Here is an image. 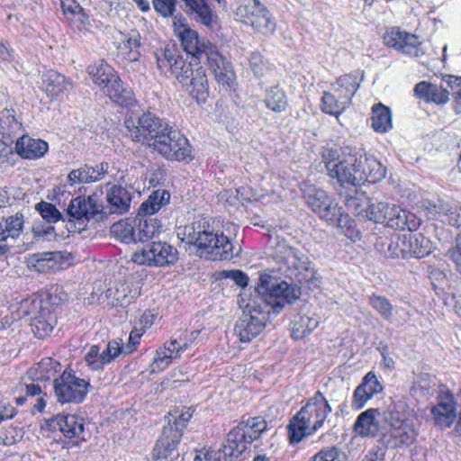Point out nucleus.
<instances>
[{
	"mask_svg": "<svg viewBox=\"0 0 461 461\" xmlns=\"http://www.w3.org/2000/svg\"><path fill=\"white\" fill-rule=\"evenodd\" d=\"M300 189L307 205L321 220L339 228L350 226L349 216L344 213L342 208L326 191L305 181L301 183Z\"/></svg>",
	"mask_w": 461,
	"mask_h": 461,
	"instance_id": "0eeeda50",
	"label": "nucleus"
},
{
	"mask_svg": "<svg viewBox=\"0 0 461 461\" xmlns=\"http://www.w3.org/2000/svg\"><path fill=\"white\" fill-rule=\"evenodd\" d=\"M42 90L48 96L53 98L67 92L72 86L70 80L64 75L54 70H48L41 76Z\"/></svg>",
	"mask_w": 461,
	"mask_h": 461,
	"instance_id": "72a5a7b5",
	"label": "nucleus"
},
{
	"mask_svg": "<svg viewBox=\"0 0 461 461\" xmlns=\"http://www.w3.org/2000/svg\"><path fill=\"white\" fill-rule=\"evenodd\" d=\"M13 110L5 109L0 113V137L3 141H8L13 135L21 130Z\"/></svg>",
	"mask_w": 461,
	"mask_h": 461,
	"instance_id": "de8ad7c7",
	"label": "nucleus"
},
{
	"mask_svg": "<svg viewBox=\"0 0 461 461\" xmlns=\"http://www.w3.org/2000/svg\"><path fill=\"white\" fill-rule=\"evenodd\" d=\"M89 166L85 165L77 169H73L68 175V182L70 185L77 184L91 183V176H88Z\"/></svg>",
	"mask_w": 461,
	"mask_h": 461,
	"instance_id": "052dcab7",
	"label": "nucleus"
},
{
	"mask_svg": "<svg viewBox=\"0 0 461 461\" xmlns=\"http://www.w3.org/2000/svg\"><path fill=\"white\" fill-rule=\"evenodd\" d=\"M267 424L262 417H249L232 428L227 435L224 449L229 456H239L249 444L258 439L267 429Z\"/></svg>",
	"mask_w": 461,
	"mask_h": 461,
	"instance_id": "9b49d317",
	"label": "nucleus"
},
{
	"mask_svg": "<svg viewBox=\"0 0 461 461\" xmlns=\"http://www.w3.org/2000/svg\"><path fill=\"white\" fill-rule=\"evenodd\" d=\"M104 359L105 357H102L100 348L97 345L91 346L85 356V361L92 370L103 369L106 365Z\"/></svg>",
	"mask_w": 461,
	"mask_h": 461,
	"instance_id": "4d7b16f0",
	"label": "nucleus"
},
{
	"mask_svg": "<svg viewBox=\"0 0 461 461\" xmlns=\"http://www.w3.org/2000/svg\"><path fill=\"white\" fill-rule=\"evenodd\" d=\"M55 420L59 430L68 438H79L84 432V420L77 415L59 414Z\"/></svg>",
	"mask_w": 461,
	"mask_h": 461,
	"instance_id": "ea45409f",
	"label": "nucleus"
},
{
	"mask_svg": "<svg viewBox=\"0 0 461 461\" xmlns=\"http://www.w3.org/2000/svg\"><path fill=\"white\" fill-rule=\"evenodd\" d=\"M36 210L39 212L41 216L50 223L59 221L61 218V212L57 207L48 202L41 201L36 204Z\"/></svg>",
	"mask_w": 461,
	"mask_h": 461,
	"instance_id": "6e6d98bb",
	"label": "nucleus"
},
{
	"mask_svg": "<svg viewBox=\"0 0 461 461\" xmlns=\"http://www.w3.org/2000/svg\"><path fill=\"white\" fill-rule=\"evenodd\" d=\"M221 279H230L240 287H246L249 283V276L241 270H221L218 272Z\"/></svg>",
	"mask_w": 461,
	"mask_h": 461,
	"instance_id": "bf43d9fd",
	"label": "nucleus"
},
{
	"mask_svg": "<svg viewBox=\"0 0 461 461\" xmlns=\"http://www.w3.org/2000/svg\"><path fill=\"white\" fill-rule=\"evenodd\" d=\"M140 294L138 282L123 281L117 283L114 286L108 288L101 295L103 302L112 307H126L131 304Z\"/></svg>",
	"mask_w": 461,
	"mask_h": 461,
	"instance_id": "5701e85b",
	"label": "nucleus"
},
{
	"mask_svg": "<svg viewBox=\"0 0 461 461\" xmlns=\"http://www.w3.org/2000/svg\"><path fill=\"white\" fill-rule=\"evenodd\" d=\"M112 233L122 242L131 243L137 242L136 220L125 219L113 224L111 227Z\"/></svg>",
	"mask_w": 461,
	"mask_h": 461,
	"instance_id": "a18cd8bd",
	"label": "nucleus"
},
{
	"mask_svg": "<svg viewBox=\"0 0 461 461\" xmlns=\"http://www.w3.org/2000/svg\"><path fill=\"white\" fill-rule=\"evenodd\" d=\"M23 215L16 213L0 222V255L9 251L23 230Z\"/></svg>",
	"mask_w": 461,
	"mask_h": 461,
	"instance_id": "c85d7f7f",
	"label": "nucleus"
},
{
	"mask_svg": "<svg viewBox=\"0 0 461 461\" xmlns=\"http://www.w3.org/2000/svg\"><path fill=\"white\" fill-rule=\"evenodd\" d=\"M257 300H245L241 297L240 304L244 308L242 315L235 324V333L241 342H249L265 328L267 315L258 305Z\"/></svg>",
	"mask_w": 461,
	"mask_h": 461,
	"instance_id": "f8f14e48",
	"label": "nucleus"
},
{
	"mask_svg": "<svg viewBox=\"0 0 461 461\" xmlns=\"http://www.w3.org/2000/svg\"><path fill=\"white\" fill-rule=\"evenodd\" d=\"M235 193L236 196L234 198H237L240 203H244L245 202L251 203L259 201L269 193H274V191L268 190L267 188L258 191L249 186H242L240 188L235 189Z\"/></svg>",
	"mask_w": 461,
	"mask_h": 461,
	"instance_id": "3c124183",
	"label": "nucleus"
},
{
	"mask_svg": "<svg viewBox=\"0 0 461 461\" xmlns=\"http://www.w3.org/2000/svg\"><path fill=\"white\" fill-rule=\"evenodd\" d=\"M57 324V316L53 312V307L50 304L44 310L32 319L31 326L37 338H45L49 336Z\"/></svg>",
	"mask_w": 461,
	"mask_h": 461,
	"instance_id": "f704fd0d",
	"label": "nucleus"
},
{
	"mask_svg": "<svg viewBox=\"0 0 461 461\" xmlns=\"http://www.w3.org/2000/svg\"><path fill=\"white\" fill-rule=\"evenodd\" d=\"M403 31H401L397 27H393L386 31V32L384 35V42L388 47L393 48L397 50H399L400 43L402 41Z\"/></svg>",
	"mask_w": 461,
	"mask_h": 461,
	"instance_id": "e2e57ef3",
	"label": "nucleus"
},
{
	"mask_svg": "<svg viewBox=\"0 0 461 461\" xmlns=\"http://www.w3.org/2000/svg\"><path fill=\"white\" fill-rule=\"evenodd\" d=\"M89 387L87 380L77 376L70 371H64L54 380L55 396L61 404L82 402L88 393Z\"/></svg>",
	"mask_w": 461,
	"mask_h": 461,
	"instance_id": "dca6fc26",
	"label": "nucleus"
},
{
	"mask_svg": "<svg viewBox=\"0 0 461 461\" xmlns=\"http://www.w3.org/2000/svg\"><path fill=\"white\" fill-rule=\"evenodd\" d=\"M321 318L313 312L296 315L291 322V336L301 339L312 333L320 324Z\"/></svg>",
	"mask_w": 461,
	"mask_h": 461,
	"instance_id": "473e14b6",
	"label": "nucleus"
},
{
	"mask_svg": "<svg viewBox=\"0 0 461 461\" xmlns=\"http://www.w3.org/2000/svg\"><path fill=\"white\" fill-rule=\"evenodd\" d=\"M181 438L182 432L180 429H174V427L170 425L165 426L161 436L157 440L153 448L152 455L154 458L160 459L170 456L173 452L176 450Z\"/></svg>",
	"mask_w": 461,
	"mask_h": 461,
	"instance_id": "c756f323",
	"label": "nucleus"
},
{
	"mask_svg": "<svg viewBox=\"0 0 461 461\" xmlns=\"http://www.w3.org/2000/svg\"><path fill=\"white\" fill-rule=\"evenodd\" d=\"M208 65L218 83L224 86H230L235 78L231 64L223 57L213 44L205 46V54Z\"/></svg>",
	"mask_w": 461,
	"mask_h": 461,
	"instance_id": "b1692460",
	"label": "nucleus"
},
{
	"mask_svg": "<svg viewBox=\"0 0 461 461\" xmlns=\"http://www.w3.org/2000/svg\"><path fill=\"white\" fill-rule=\"evenodd\" d=\"M161 73H170L198 103H204L209 95V86L204 68L197 61H186L174 50L166 49L156 54Z\"/></svg>",
	"mask_w": 461,
	"mask_h": 461,
	"instance_id": "f03ea898",
	"label": "nucleus"
},
{
	"mask_svg": "<svg viewBox=\"0 0 461 461\" xmlns=\"http://www.w3.org/2000/svg\"><path fill=\"white\" fill-rule=\"evenodd\" d=\"M106 201L111 212L124 213L129 211L131 197L127 189L121 185H113L106 192Z\"/></svg>",
	"mask_w": 461,
	"mask_h": 461,
	"instance_id": "c9c22d12",
	"label": "nucleus"
},
{
	"mask_svg": "<svg viewBox=\"0 0 461 461\" xmlns=\"http://www.w3.org/2000/svg\"><path fill=\"white\" fill-rule=\"evenodd\" d=\"M322 160L329 176L341 186H357L364 177L356 171V149L346 148L341 152L328 149L322 153Z\"/></svg>",
	"mask_w": 461,
	"mask_h": 461,
	"instance_id": "6e6552de",
	"label": "nucleus"
},
{
	"mask_svg": "<svg viewBox=\"0 0 461 461\" xmlns=\"http://www.w3.org/2000/svg\"><path fill=\"white\" fill-rule=\"evenodd\" d=\"M140 36L136 32L123 35L117 47L118 58L130 62H135L139 60L140 57Z\"/></svg>",
	"mask_w": 461,
	"mask_h": 461,
	"instance_id": "e433bc0d",
	"label": "nucleus"
},
{
	"mask_svg": "<svg viewBox=\"0 0 461 461\" xmlns=\"http://www.w3.org/2000/svg\"><path fill=\"white\" fill-rule=\"evenodd\" d=\"M274 247V258L278 264L290 272V275L296 276L302 271L312 273L311 262L302 251L289 245L285 240L278 236L271 238Z\"/></svg>",
	"mask_w": 461,
	"mask_h": 461,
	"instance_id": "f3484780",
	"label": "nucleus"
},
{
	"mask_svg": "<svg viewBox=\"0 0 461 461\" xmlns=\"http://www.w3.org/2000/svg\"><path fill=\"white\" fill-rule=\"evenodd\" d=\"M442 215L447 217L449 225L455 227L461 226V205L447 203Z\"/></svg>",
	"mask_w": 461,
	"mask_h": 461,
	"instance_id": "680f3d73",
	"label": "nucleus"
},
{
	"mask_svg": "<svg viewBox=\"0 0 461 461\" xmlns=\"http://www.w3.org/2000/svg\"><path fill=\"white\" fill-rule=\"evenodd\" d=\"M264 103L268 109L275 113L284 112L288 105L287 96L279 86L267 89Z\"/></svg>",
	"mask_w": 461,
	"mask_h": 461,
	"instance_id": "49530a36",
	"label": "nucleus"
},
{
	"mask_svg": "<svg viewBox=\"0 0 461 461\" xmlns=\"http://www.w3.org/2000/svg\"><path fill=\"white\" fill-rule=\"evenodd\" d=\"M170 199V194L164 189L154 191L149 198L141 203L139 209V216L150 217L158 212L162 206L166 205Z\"/></svg>",
	"mask_w": 461,
	"mask_h": 461,
	"instance_id": "37998d69",
	"label": "nucleus"
},
{
	"mask_svg": "<svg viewBox=\"0 0 461 461\" xmlns=\"http://www.w3.org/2000/svg\"><path fill=\"white\" fill-rule=\"evenodd\" d=\"M102 190H97L88 196H77L71 200L68 214L69 221L75 222V229L84 230L89 219L104 210Z\"/></svg>",
	"mask_w": 461,
	"mask_h": 461,
	"instance_id": "a211bd4d",
	"label": "nucleus"
},
{
	"mask_svg": "<svg viewBox=\"0 0 461 461\" xmlns=\"http://www.w3.org/2000/svg\"><path fill=\"white\" fill-rule=\"evenodd\" d=\"M173 29L185 51L192 56V61H196L199 56L205 54V46L212 44L209 41H201L198 33L191 29L182 14L174 17Z\"/></svg>",
	"mask_w": 461,
	"mask_h": 461,
	"instance_id": "aec40b11",
	"label": "nucleus"
},
{
	"mask_svg": "<svg viewBox=\"0 0 461 461\" xmlns=\"http://www.w3.org/2000/svg\"><path fill=\"white\" fill-rule=\"evenodd\" d=\"M184 4V11L186 14L206 27H212L216 15L209 6L207 0H187Z\"/></svg>",
	"mask_w": 461,
	"mask_h": 461,
	"instance_id": "2f4dec72",
	"label": "nucleus"
},
{
	"mask_svg": "<svg viewBox=\"0 0 461 461\" xmlns=\"http://www.w3.org/2000/svg\"><path fill=\"white\" fill-rule=\"evenodd\" d=\"M383 384L378 380L375 374L372 371L368 372L354 391L352 400L353 408L357 410L364 408L368 401L383 391Z\"/></svg>",
	"mask_w": 461,
	"mask_h": 461,
	"instance_id": "a878e982",
	"label": "nucleus"
},
{
	"mask_svg": "<svg viewBox=\"0 0 461 461\" xmlns=\"http://www.w3.org/2000/svg\"><path fill=\"white\" fill-rule=\"evenodd\" d=\"M124 124L133 141L148 147L169 126L165 120L150 112L144 113L138 118L131 117L125 120Z\"/></svg>",
	"mask_w": 461,
	"mask_h": 461,
	"instance_id": "ddd939ff",
	"label": "nucleus"
},
{
	"mask_svg": "<svg viewBox=\"0 0 461 461\" xmlns=\"http://www.w3.org/2000/svg\"><path fill=\"white\" fill-rule=\"evenodd\" d=\"M176 236L182 242L204 249L212 260L230 259L234 255L233 246L229 238L222 232H214L204 218L177 227Z\"/></svg>",
	"mask_w": 461,
	"mask_h": 461,
	"instance_id": "7ed1b4c3",
	"label": "nucleus"
},
{
	"mask_svg": "<svg viewBox=\"0 0 461 461\" xmlns=\"http://www.w3.org/2000/svg\"><path fill=\"white\" fill-rule=\"evenodd\" d=\"M430 412L436 426L441 429L449 428L456 417L453 395L449 393H440L438 403L431 408Z\"/></svg>",
	"mask_w": 461,
	"mask_h": 461,
	"instance_id": "bb28decb",
	"label": "nucleus"
},
{
	"mask_svg": "<svg viewBox=\"0 0 461 461\" xmlns=\"http://www.w3.org/2000/svg\"><path fill=\"white\" fill-rule=\"evenodd\" d=\"M410 411L402 402H393L386 409L370 408L361 412L353 425L354 432L362 438H375L383 433V424L389 426L383 434L386 446L398 448L411 445L417 432Z\"/></svg>",
	"mask_w": 461,
	"mask_h": 461,
	"instance_id": "f257e3e1",
	"label": "nucleus"
},
{
	"mask_svg": "<svg viewBox=\"0 0 461 461\" xmlns=\"http://www.w3.org/2000/svg\"><path fill=\"white\" fill-rule=\"evenodd\" d=\"M250 69L256 77H262L267 69L266 64L259 52L254 51L249 58Z\"/></svg>",
	"mask_w": 461,
	"mask_h": 461,
	"instance_id": "0e129e2a",
	"label": "nucleus"
},
{
	"mask_svg": "<svg viewBox=\"0 0 461 461\" xmlns=\"http://www.w3.org/2000/svg\"><path fill=\"white\" fill-rule=\"evenodd\" d=\"M415 95L427 101L436 104H445L448 101V92L435 84L421 81L415 86Z\"/></svg>",
	"mask_w": 461,
	"mask_h": 461,
	"instance_id": "4c0bfd02",
	"label": "nucleus"
},
{
	"mask_svg": "<svg viewBox=\"0 0 461 461\" xmlns=\"http://www.w3.org/2000/svg\"><path fill=\"white\" fill-rule=\"evenodd\" d=\"M108 163H101L95 167H89L88 176H91V182H96L108 172Z\"/></svg>",
	"mask_w": 461,
	"mask_h": 461,
	"instance_id": "774afa93",
	"label": "nucleus"
},
{
	"mask_svg": "<svg viewBox=\"0 0 461 461\" xmlns=\"http://www.w3.org/2000/svg\"><path fill=\"white\" fill-rule=\"evenodd\" d=\"M339 449L336 447L321 449L312 456V461H341Z\"/></svg>",
	"mask_w": 461,
	"mask_h": 461,
	"instance_id": "69168bd1",
	"label": "nucleus"
},
{
	"mask_svg": "<svg viewBox=\"0 0 461 461\" xmlns=\"http://www.w3.org/2000/svg\"><path fill=\"white\" fill-rule=\"evenodd\" d=\"M69 254L62 251H44L29 255L26 264L30 270L48 273L62 269L68 264Z\"/></svg>",
	"mask_w": 461,
	"mask_h": 461,
	"instance_id": "4be33fe9",
	"label": "nucleus"
},
{
	"mask_svg": "<svg viewBox=\"0 0 461 461\" xmlns=\"http://www.w3.org/2000/svg\"><path fill=\"white\" fill-rule=\"evenodd\" d=\"M60 5L64 14L69 19L76 18L82 24L87 22L88 16L76 0H60Z\"/></svg>",
	"mask_w": 461,
	"mask_h": 461,
	"instance_id": "864d4df0",
	"label": "nucleus"
},
{
	"mask_svg": "<svg viewBox=\"0 0 461 461\" xmlns=\"http://www.w3.org/2000/svg\"><path fill=\"white\" fill-rule=\"evenodd\" d=\"M154 10L163 17H175L176 0H152Z\"/></svg>",
	"mask_w": 461,
	"mask_h": 461,
	"instance_id": "13d9d810",
	"label": "nucleus"
},
{
	"mask_svg": "<svg viewBox=\"0 0 461 461\" xmlns=\"http://www.w3.org/2000/svg\"><path fill=\"white\" fill-rule=\"evenodd\" d=\"M331 411L332 408L323 393L320 391L315 393L291 420L288 426L290 441L298 443L315 433L323 427Z\"/></svg>",
	"mask_w": 461,
	"mask_h": 461,
	"instance_id": "20e7f679",
	"label": "nucleus"
},
{
	"mask_svg": "<svg viewBox=\"0 0 461 461\" xmlns=\"http://www.w3.org/2000/svg\"><path fill=\"white\" fill-rule=\"evenodd\" d=\"M236 19L264 35H272L276 23L260 0H235Z\"/></svg>",
	"mask_w": 461,
	"mask_h": 461,
	"instance_id": "9d476101",
	"label": "nucleus"
},
{
	"mask_svg": "<svg viewBox=\"0 0 461 461\" xmlns=\"http://www.w3.org/2000/svg\"><path fill=\"white\" fill-rule=\"evenodd\" d=\"M400 45L399 50L404 54L418 57L423 53L420 50V41L412 33L403 32Z\"/></svg>",
	"mask_w": 461,
	"mask_h": 461,
	"instance_id": "603ef678",
	"label": "nucleus"
},
{
	"mask_svg": "<svg viewBox=\"0 0 461 461\" xmlns=\"http://www.w3.org/2000/svg\"><path fill=\"white\" fill-rule=\"evenodd\" d=\"M394 243L398 249L396 255L402 258H423L432 250L431 241L421 233L398 235Z\"/></svg>",
	"mask_w": 461,
	"mask_h": 461,
	"instance_id": "412c9836",
	"label": "nucleus"
},
{
	"mask_svg": "<svg viewBox=\"0 0 461 461\" xmlns=\"http://www.w3.org/2000/svg\"><path fill=\"white\" fill-rule=\"evenodd\" d=\"M87 73L93 83L115 104L127 106L134 102L131 89L123 84L116 70L106 61L101 59L88 66Z\"/></svg>",
	"mask_w": 461,
	"mask_h": 461,
	"instance_id": "423d86ee",
	"label": "nucleus"
},
{
	"mask_svg": "<svg viewBox=\"0 0 461 461\" xmlns=\"http://www.w3.org/2000/svg\"><path fill=\"white\" fill-rule=\"evenodd\" d=\"M357 172L364 175L359 185L365 182L375 184L385 176V167L374 156H368L360 149H356Z\"/></svg>",
	"mask_w": 461,
	"mask_h": 461,
	"instance_id": "393cba45",
	"label": "nucleus"
},
{
	"mask_svg": "<svg viewBox=\"0 0 461 461\" xmlns=\"http://www.w3.org/2000/svg\"><path fill=\"white\" fill-rule=\"evenodd\" d=\"M359 87L357 77L344 75L331 85L329 91L323 93L321 111L327 114L339 117L351 104L352 98Z\"/></svg>",
	"mask_w": 461,
	"mask_h": 461,
	"instance_id": "1a4fd4ad",
	"label": "nucleus"
},
{
	"mask_svg": "<svg viewBox=\"0 0 461 461\" xmlns=\"http://www.w3.org/2000/svg\"><path fill=\"white\" fill-rule=\"evenodd\" d=\"M346 207L352 213L370 220L371 212L376 204L371 203L369 198L365 193L356 192L355 195H350L346 200Z\"/></svg>",
	"mask_w": 461,
	"mask_h": 461,
	"instance_id": "c03bdc74",
	"label": "nucleus"
},
{
	"mask_svg": "<svg viewBox=\"0 0 461 461\" xmlns=\"http://www.w3.org/2000/svg\"><path fill=\"white\" fill-rule=\"evenodd\" d=\"M371 121L372 128L376 132L384 133L393 128L392 112L382 103L373 105Z\"/></svg>",
	"mask_w": 461,
	"mask_h": 461,
	"instance_id": "79ce46f5",
	"label": "nucleus"
},
{
	"mask_svg": "<svg viewBox=\"0 0 461 461\" xmlns=\"http://www.w3.org/2000/svg\"><path fill=\"white\" fill-rule=\"evenodd\" d=\"M150 149L168 160L182 161L191 158L188 140L173 126L169 125L149 144Z\"/></svg>",
	"mask_w": 461,
	"mask_h": 461,
	"instance_id": "4468645a",
	"label": "nucleus"
},
{
	"mask_svg": "<svg viewBox=\"0 0 461 461\" xmlns=\"http://www.w3.org/2000/svg\"><path fill=\"white\" fill-rule=\"evenodd\" d=\"M187 348V343L180 345L176 339L166 342L163 347L156 351L153 362L150 365L152 373H159L165 370L173 359L178 357L181 352Z\"/></svg>",
	"mask_w": 461,
	"mask_h": 461,
	"instance_id": "cd10ccee",
	"label": "nucleus"
},
{
	"mask_svg": "<svg viewBox=\"0 0 461 461\" xmlns=\"http://www.w3.org/2000/svg\"><path fill=\"white\" fill-rule=\"evenodd\" d=\"M143 329L135 326L130 333L128 344L125 346V353H130L140 343V337L143 333Z\"/></svg>",
	"mask_w": 461,
	"mask_h": 461,
	"instance_id": "338daca9",
	"label": "nucleus"
},
{
	"mask_svg": "<svg viewBox=\"0 0 461 461\" xmlns=\"http://www.w3.org/2000/svg\"><path fill=\"white\" fill-rule=\"evenodd\" d=\"M371 212L370 221L384 223L393 229L416 230L420 225V219L414 213L402 209L396 204L378 203Z\"/></svg>",
	"mask_w": 461,
	"mask_h": 461,
	"instance_id": "2eb2a0df",
	"label": "nucleus"
},
{
	"mask_svg": "<svg viewBox=\"0 0 461 461\" xmlns=\"http://www.w3.org/2000/svg\"><path fill=\"white\" fill-rule=\"evenodd\" d=\"M299 296L300 290L296 285L285 281H273L269 275L262 274L255 294L250 300H257V305L265 310L267 314H277L285 305L295 302Z\"/></svg>",
	"mask_w": 461,
	"mask_h": 461,
	"instance_id": "39448f33",
	"label": "nucleus"
},
{
	"mask_svg": "<svg viewBox=\"0 0 461 461\" xmlns=\"http://www.w3.org/2000/svg\"><path fill=\"white\" fill-rule=\"evenodd\" d=\"M177 256L176 249L167 242H153L134 252L132 261L138 265L162 267L174 264Z\"/></svg>",
	"mask_w": 461,
	"mask_h": 461,
	"instance_id": "6ab92c4d",
	"label": "nucleus"
},
{
	"mask_svg": "<svg viewBox=\"0 0 461 461\" xmlns=\"http://www.w3.org/2000/svg\"><path fill=\"white\" fill-rule=\"evenodd\" d=\"M49 149V144L41 139H34L29 135L18 138L15 151L23 158L38 159L42 158Z\"/></svg>",
	"mask_w": 461,
	"mask_h": 461,
	"instance_id": "7c9ffc66",
	"label": "nucleus"
},
{
	"mask_svg": "<svg viewBox=\"0 0 461 461\" xmlns=\"http://www.w3.org/2000/svg\"><path fill=\"white\" fill-rule=\"evenodd\" d=\"M59 364L50 357L42 359L29 371L31 377L36 380H50L58 373Z\"/></svg>",
	"mask_w": 461,
	"mask_h": 461,
	"instance_id": "09e8293b",
	"label": "nucleus"
},
{
	"mask_svg": "<svg viewBox=\"0 0 461 461\" xmlns=\"http://www.w3.org/2000/svg\"><path fill=\"white\" fill-rule=\"evenodd\" d=\"M369 304L385 321L393 317V306L387 298L372 294L369 297Z\"/></svg>",
	"mask_w": 461,
	"mask_h": 461,
	"instance_id": "8fccbe9b",
	"label": "nucleus"
},
{
	"mask_svg": "<svg viewBox=\"0 0 461 461\" xmlns=\"http://www.w3.org/2000/svg\"><path fill=\"white\" fill-rule=\"evenodd\" d=\"M447 203L443 202L440 199H437L436 201L432 200H423L420 203V212H424V215L428 219H434L437 215H442L445 210Z\"/></svg>",
	"mask_w": 461,
	"mask_h": 461,
	"instance_id": "5fc2aeb1",
	"label": "nucleus"
},
{
	"mask_svg": "<svg viewBox=\"0 0 461 461\" xmlns=\"http://www.w3.org/2000/svg\"><path fill=\"white\" fill-rule=\"evenodd\" d=\"M135 220L137 242H144L154 238L162 228L161 221L157 218L138 215Z\"/></svg>",
	"mask_w": 461,
	"mask_h": 461,
	"instance_id": "58836bf2",
	"label": "nucleus"
},
{
	"mask_svg": "<svg viewBox=\"0 0 461 461\" xmlns=\"http://www.w3.org/2000/svg\"><path fill=\"white\" fill-rule=\"evenodd\" d=\"M50 304V302L43 301L39 295L32 294L19 303L16 313L19 318H28L32 321L41 310Z\"/></svg>",
	"mask_w": 461,
	"mask_h": 461,
	"instance_id": "a19ab883",
	"label": "nucleus"
}]
</instances>
